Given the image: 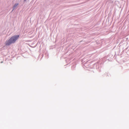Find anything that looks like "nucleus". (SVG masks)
<instances>
[{
    "mask_svg": "<svg viewBox=\"0 0 129 129\" xmlns=\"http://www.w3.org/2000/svg\"><path fill=\"white\" fill-rule=\"evenodd\" d=\"M19 35H16L12 37L8 40H7L5 43L6 46H9L12 43H14L18 39Z\"/></svg>",
    "mask_w": 129,
    "mask_h": 129,
    "instance_id": "obj_1",
    "label": "nucleus"
},
{
    "mask_svg": "<svg viewBox=\"0 0 129 129\" xmlns=\"http://www.w3.org/2000/svg\"><path fill=\"white\" fill-rule=\"evenodd\" d=\"M18 4H15L13 7V10L15 8L18 6Z\"/></svg>",
    "mask_w": 129,
    "mask_h": 129,
    "instance_id": "obj_2",
    "label": "nucleus"
},
{
    "mask_svg": "<svg viewBox=\"0 0 129 129\" xmlns=\"http://www.w3.org/2000/svg\"><path fill=\"white\" fill-rule=\"evenodd\" d=\"M26 0H24V1H25Z\"/></svg>",
    "mask_w": 129,
    "mask_h": 129,
    "instance_id": "obj_3",
    "label": "nucleus"
}]
</instances>
